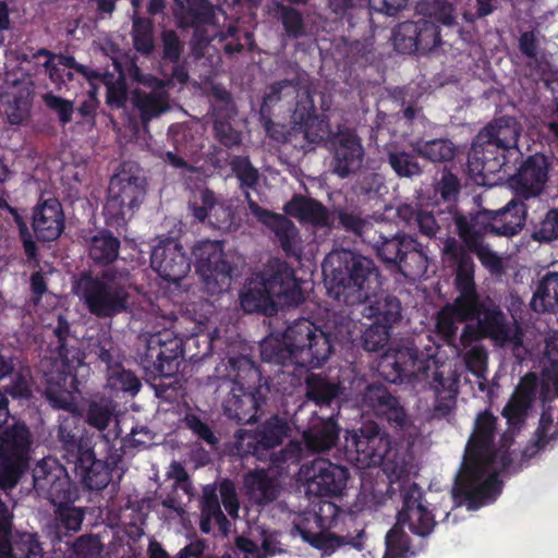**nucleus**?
I'll list each match as a JSON object with an SVG mask.
<instances>
[{"label":"nucleus","instance_id":"nucleus-1","mask_svg":"<svg viewBox=\"0 0 558 558\" xmlns=\"http://www.w3.org/2000/svg\"><path fill=\"white\" fill-rule=\"evenodd\" d=\"M496 432L497 416L488 409L480 412L451 490L458 506L464 504L469 510H477L495 501L501 494L504 483L499 472L507 470L512 463L509 452L512 440L504 434L502 444L497 449Z\"/></svg>","mask_w":558,"mask_h":558},{"label":"nucleus","instance_id":"nucleus-2","mask_svg":"<svg viewBox=\"0 0 558 558\" xmlns=\"http://www.w3.org/2000/svg\"><path fill=\"white\" fill-rule=\"evenodd\" d=\"M396 215L407 228L428 239H435L440 231L441 216L447 215L453 221L458 239L447 236L442 242L441 259L446 266L475 267L470 250L493 235L488 209L462 211L452 206L436 217L418 202H404L397 206Z\"/></svg>","mask_w":558,"mask_h":558},{"label":"nucleus","instance_id":"nucleus-3","mask_svg":"<svg viewBox=\"0 0 558 558\" xmlns=\"http://www.w3.org/2000/svg\"><path fill=\"white\" fill-rule=\"evenodd\" d=\"M332 351L330 336L307 318L294 320L282 337L269 336L260 343L264 362L306 369L322 367Z\"/></svg>","mask_w":558,"mask_h":558},{"label":"nucleus","instance_id":"nucleus-4","mask_svg":"<svg viewBox=\"0 0 558 558\" xmlns=\"http://www.w3.org/2000/svg\"><path fill=\"white\" fill-rule=\"evenodd\" d=\"M57 338L56 356L45 357L40 362L45 385L44 395L53 409L74 413L77 410L75 393L80 381L76 371L84 364L85 353L69 343L71 326L65 315L59 314L53 328Z\"/></svg>","mask_w":558,"mask_h":558},{"label":"nucleus","instance_id":"nucleus-5","mask_svg":"<svg viewBox=\"0 0 558 558\" xmlns=\"http://www.w3.org/2000/svg\"><path fill=\"white\" fill-rule=\"evenodd\" d=\"M521 134L522 125L514 117L502 116L489 121L472 142L468 154L470 171L484 178L506 173L522 157Z\"/></svg>","mask_w":558,"mask_h":558},{"label":"nucleus","instance_id":"nucleus-6","mask_svg":"<svg viewBox=\"0 0 558 558\" xmlns=\"http://www.w3.org/2000/svg\"><path fill=\"white\" fill-rule=\"evenodd\" d=\"M330 264L327 280L328 295L348 307L363 305L381 289V275L374 259L353 251L343 250L328 255L324 264Z\"/></svg>","mask_w":558,"mask_h":558},{"label":"nucleus","instance_id":"nucleus-7","mask_svg":"<svg viewBox=\"0 0 558 558\" xmlns=\"http://www.w3.org/2000/svg\"><path fill=\"white\" fill-rule=\"evenodd\" d=\"M257 278L259 280L251 282L241 294V305L245 312L274 315L279 305L296 306L303 303L301 281L286 260L270 258Z\"/></svg>","mask_w":558,"mask_h":558},{"label":"nucleus","instance_id":"nucleus-8","mask_svg":"<svg viewBox=\"0 0 558 558\" xmlns=\"http://www.w3.org/2000/svg\"><path fill=\"white\" fill-rule=\"evenodd\" d=\"M344 454L360 469L383 465L389 477L398 481L411 472L408 457L392 447L390 435L374 421L363 422L357 429L347 430Z\"/></svg>","mask_w":558,"mask_h":558},{"label":"nucleus","instance_id":"nucleus-9","mask_svg":"<svg viewBox=\"0 0 558 558\" xmlns=\"http://www.w3.org/2000/svg\"><path fill=\"white\" fill-rule=\"evenodd\" d=\"M228 376H232L228 397L222 402L223 414L238 424L255 423L269 393L267 379L258 365L245 355L229 357Z\"/></svg>","mask_w":558,"mask_h":558},{"label":"nucleus","instance_id":"nucleus-10","mask_svg":"<svg viewBox=\"0 0 558 558\" xmlns=\"http://www.w3.org/2000/svg\"><path fill=\"white\" fill-rule=\"evenodd\" d=\"M365 233V244L389 270L411 280L426 272L428 258L423 244L414 235L395 230L388 221H376L374 228Z\"/></svg>","mask_w":558,"mask_h":558},{"label":"nucleus","instance_id":"nucleus-11","mask_svg":"<svg viewBox=\"0 0 558 558\" xmlns=\"http://www.w3.org/2000/svg\"><path fill=\"white\" fill-rule=\"evenodd\" d=\"M34 487L48 495L53 506V529L57 537L61 539L81 530L85 518V509L74 506L78 499V489L65 474V469L43 460L33 470Z\"/></svg>","mask_w":558,"mask_h":558},{"label":"nucleus","instance_id":"nucleus-12","mask_svg":"<svg viewBox=\"0 0 558 558\" xmlns=\"http://www.w3.org/2000/svg\"><path fill=\"white\" fill-rule=\"evenodd\" d=\"M69 422L58 426L57 438L61 458L71 465L75 478L88 490H102L112 477L111 465L96 457L89 437L78 436Z\"/></svg>","mask_w":558,"mask_h":558},{"label":"nucleus","instance_id":"nucleus-13","mask_svg":"<svg viewBox=\"0 0 558 558\" xmlns=\"http://www.w3.org/2000/svg\"><path fill=\"white\" fill-rule=\"evenodd\" d=\"M74 291L97 318H112L129 308L130 292L111 269L98 275L82 272L74 283Z\"/></svg>","mask_w":558,"mask_h":558},{"label":"nucleus","instance_id":"nucleus-14","mask_svg":"<svg viewBox=\"0 0 558 558\" xmlns=\"http://www.w3.org/2000/svg\"><path fill=\"white\" fill-rule=\"evenodd\" d=\"M147 194L145 177L122 169L110 178L102 216L107 227L124 229Z\"/></svg>","mask_w":558,"mask_h":558},{"label":"nucleus","instance_id":"nucleus-15","mask_svg":"<svg viewBox=\"0 0 558 558\" xmlns=\"http://www.w3.org/2000/svg\"><path fill=\"white\" fill-rule=\"evenodd\" d=\"M337 513L338 509H319L318 512H305L294 522V529L304 542L319 549L324 555H331L345 545L362 550L364 548L363 530L354 536L350 534L340 536L326 530L332 525Z\"/></svg>","mask_w":558,"mask_h":558},{"label":"nucleus","instance_id":"nucleus-16","mask_svg":"<svg viewBox=\"0 0 558 558\" xmlns=\"http://www.w3.org/2000/svg\"><path fill=\"white\" fill-rule=\"evenodd\" d=\"M32 434L24 422L0 433V488H13L28 468Z\"/></svg>","mask_w":558,"mask_h":558},{"label":"nucleus","instance_id":"nucleus-17","mask_svg":"<svg viewBox=\"0 0 558 558\" xmlns=\"http://www.w3.org/2000/svg\"><path fill=\"white\" fill-rule=\"evenodd\" d=\"M183 353V340L172 330L163 329L146 338L141 365L153 379H170L178 373Z\"/></svg>","mask_w":558,"mask_h":558},{"label":"nucleus","instance_id":"nucleus-18","mask_svg":"<svg viewBox=\"0 0 558 558\" xmlns=\"http://www.w3.org/2000/svg\"><path fill=\"white\" fill-rule=\"evenodd\" d=\"M475 320L477 322L476 332H478L480 338H489L501 347L511 345L513 355L521 359V352L524 351L523 329L519 325H514L511 328L500 306L490 298L484 299ZM472 333H475V330L470 325H466L463 328L461 338L465 339Z\"/></svg>","mask_w":558,"mask_h":558},{"label":"nucleus","instance_id":"nucleus-19","mask_svg":"<svg viewBox=\"0 0 558 558\" xmlns=\"http://www.w3.org/2000/svg\"><path fill=\"white\" fill-rule=\"evenodd\" d=\"M196 271L211 293L226 291L232 280V266L218 241H201L193 246Z\"/></svg>","mask_w":558,"mask_h":558},{"label":"nucleus","instance_id":"nucleus-20","mask_svg":"<svg viewBox=\"0 0 558 558\" xmlns=\"http://www.w3.org/2000/svg\"><path fill=\"white\" fill-rule=\"evenodd\" d=\"M402 506L396 521L407 527L418 539L427 541L433 534L437 521L429 509L425 494L417 483L402 486L400 490Z\"/></svg>","mask_w":558,"mask_h":558},{"label":"nucleus","instance_id":"nucleus-21","mask_svg":"<svg viewBox=\"0 0 558 558\" xmlns=\"http://www.w3.org/2000/svg\"><path fill=\"white\" fill-rule=\"evenodd\" d=\"M519 159L521 162L508 179L509 186L517 197L527 201L539 197L545 192L549 180L551 157L535 153Z\"/></svg>","mask_w":558,"mask_h":558},{"label":"nucleus","instance_id":"nucleus-22","mask_svg":"<svg viewBox=\"0 0 558 558\" xmlns=\"http://www.w3.org/2000/svg\"><path fill=\"white\" fill-rule=\"evenodd\" d=\"M300 473L305 481L307 495L316 497L341 495L350 476L345 466L328 459H315L310 464L302 465Z\"/></svg>","mask_w":558,"mask_h":558},{"label":"nucleus","instance_id":"nucleus-23","mask_svg":"<svg viewBox=\"0 0 558 558\" xmlns=\"http://www.w3.org/2000/svg\"><path fill=\"white\" fill-rule=\"evenodd\" d=\"M428 364L416 348L402 347L381 355L377 372L386 381L399 384L427 376Z\"/></svg>","mask_w":558,"mask_h":558},{"label":"nucleus","instance_id":"nucleus-24","mask_svg":"<svg viewBox=\"0 0 558 558\" xmlns=\"http://www.w3.org/2000/svg\"><path fill=\"white\" fill-rule=\"evenodd\" d=\"M392 45L399 53L425 54L441 44L439 26L425 19L399 23L392 31Z\"/></svg>","mask_w":558,"mask_h":558},{"label":"nucleus","instance_id":"nucleus-25","mask_svg":"<svg viewBox=\"0 0 558 558\" xmlns=\"http://www.w3.org/2000/svg\"><path fill=\"white\" fill-rule=\"evenodd\" d=\"M199 203L190 204L193 217L199 222L209 218L210 225L222 232H231L239 228L238 207L232 199L217 201L214 191L205 187L198 192Z\"/></svg>","mask_w":558,"mask_h":558},{"label":"nucleus","instance_id":"nucleus-26","mask_svg":"<svg viewBox=\"0 0 558 558\" xmlns=\"http://www.w3.org/2000/svg\"><path fill=\"white\" fill-rule=\"evenodd\" d=\"M290 433L288 420L275 414L258 425L253 433L242 437L236 449L242 456L251 454L262 459L266 451L280 446Z\"/></svg>","mask_w":558,"mask_h":558},{"label":"nucleus","instance_id":"nucleus-27","mask_svg":"<svg viewBox=\"0 0 558 558\" xmlns=\"http://www.w3.org/2000/svg\"><path fill=\"white\" fill-rule=\"evenodd\" d=\"M246 202L251 214L272 230L286 256L300 260L303 250L296 226L286 216L275 214L259 206L247 192Z\"/></svg>","mask_w":558,"mask_h":558},{"label":"nucleus","instance_id":"nucleus-28","mask_svg":"<svg viewBox=\"0 0 558 558\" xmlns=\"http://www.w3.org/2000/svg\"><path fill=\"white\" fill-rule=\"evenodd\" d=\"M361 403L373 410L393 429L404 430L409 425L407 412L399 399L383 384H368L361 395Z\"/></svg>","mask_w":558,"mask_h":558},{"label":"nucleus","instance_id":"nucleus-29","mask_svg":"<svg viewBox=\"0 0 558 558\" xmlns=\"http://www.w3.org/2000/svg\"><path fill=\"white\" fill-rule=\"evenodd\" d=\"M454 275L453 284L458 291L457 298L448 303L458 314L460 322H473L478 316V311L484 299L477 292L475 283V267L446 266Z\"/></svg>","mask_w":558,"mask_h":558},{"label":"nucleus","instance_id":"nucleus-30","mask_svg":"<svg viewBox=\"0 0 558 558\" xmlns=\"http://www.w3.org/2000/svg\"><path fill=\"white\" fill-rule=\"evenodd\" d=\"M150 265L168 282L178 283L191 270V259L183 246L171 239L160 241L150 255Z\"/></svg>","mask_w":558,"mask_h":558},{"label":"nucleus","instance_id":"nucleus-31","mask_svg":"<svg viewBox=\"0 0 558 558\" xmlns=\"http://www.w3.org/2000/svg\"><path fill=\"white\" fill-rule=\"evenodd\" d=\"M330 143L333 147V173L345 179L360 170L364 158V148L355 130L339 129L331 137Z\"/></svg>","mask_w":558,"mask_h":558},{"label":"nucleus","instance_id":"nucleus-32","mask_svg":"<svg viewBox=\"0 0 558 558\" xmlns=\"http://www.w3.org/2000/svg\"><path fill=\"white\" fill-rule=\"evenodd\" d=\"M294 129L304 134L308 143L317 144L329 136V120L324 114H318L314 99L308 94H303L296 101L291 114Z\"/></svg>","mask_w":558,"mask_h":558},{"label":"nucleus","instance_id":"nucleus-33","mask_svg":"<svg viewBox=\"0 0 558 558\" xmlns=\"http://www.w3.org/2000/svg\"><path fill=\"white\" fill-rule=\"evenodd\" d=\"M149 86L151 87L149 92L135 88L131 97L133 108L136 110L143 128H147L153 119L160 117L170 109L167 83L153 76Z\"/></svg>","mask_w":558,"mask_h":558},{"label":"nucleus","instance_id":"nucleus-34","mask_svg":"<svg viewBox=\"0 0 558 558\" xmlns=\"http://www.w3.org/2000/svg\"><path fill=\"white\" fill-rule=\"evenodd\" d=\"M32 228L39 242H52L64 230V213L56 197L39 199L33 208Z\"/></svg>","mask_w":558,"mask_h":558},{"label":"nucleus","instance_id":"nucleus-35","mask_svg":"<svg viewBox=\"0 0 558 558\" xmlns=\"http://www.w3.org/2000/svg\"><path fill=\"white\" fill-rule=\"evenodd\" d=\"M337 415L327 417L313 413L306 428L302 433L305 448L313 453H322L331 450L338 442L341 427Z\"/></svg>","mask_w":558,"mask_h":558},{"label":"nucleus","instance_id":"nucleus-36","mask_svg":"<svg viewBox=\"0 0 558 558\" xmlns=\"http://www.w3.org/2000/svg\"><path fill=\"white\" fill-rule=\"evenodd\" d=\"M525 201L514 195L502 208L488 210L493 235L513 236L523 229L527 215Z\"/></svg>","mask_w":558,"mask_h":558},{"label":"nucleus","instance_id":"nucleus-37","mask_svg":"<svg viewBox=\"0 0 558 558\" xmlns=\"http://www.w3.org/2000/svg\"><path fill=\"white\" fill-rule=\"evenodd\" d=\"M284 213L302 223L316 228H330L332 213L322 202L313 197L294 195L283 207Z\"/></svg>","mask_w":558,"mask_h":558},{"label":"nucleus","instance_id":"nucleus-38","mask_svg":"<svg viewBox=\"0 0 558 558\" xmlns=\"http://www.w3.org/2000/svg\"><path fill=\"white\" fill-rule=\"evenodd\" d=\"M177 10L174 17L181 29H194L198 36L201 27L211 25L216 21V12L210 0H174Z\"/></svg>","mask_w":558,"mask_h":558},{"label":"nucleus","instance_id":"nucleus-39","mask_svg":"<svg viewBox=\"0 0 558 558\" xmlns=\"http://www.w3.org/2000/svg\"><path fill=\"white\" fill-rule=\"evenodd\" d=\"M427 548L428 541L417 539L416 543L412 542L405 532V527L396 521L386 534L383 558H413L425 553Z\"/></svg>","mask_w":558,"mask_h":558},{"label":"nucleus","instance_id":"nucleus-40","mask_svg":"<svg viewBox=\"0 0 558 558\" xmlns=\"http://www.w3.org/2000/svg\"><path fill=\"white\" fill-rule=\"evenodd\" d=\"M530 306L538 314L558 312V271H546L537 279Z\"/></svg>","mask_w":558,"mask_h":558},{"label":"nucleus","instance_id":"nucleus-41","mask_svg":"<svg viewBox=\"0 0 558 558\" xmlns=\"http://www.w3.org/2000/svg\"><path fill=\"white\" fill-rule=\"evenodd\" d=\"M243 484L247 495L258 505L265 506L278 498L279 486L277 480L269 474L268 470L255 469L250 471L244 475Z\"/></svg>","mask_w":558,"mask_h":558},{"label":"nucleus","instance_id":"nucleus-42","mask_svg":"<svg viewBox=\"0 0 558 558\" xmlns=\"http://www.w3.org/2000/svg\"><path fill=\"white\" fill-rule=\"evenodd\" d=\"M361 314L369 319H375L373 324H385L391 328L393 324L401 319V303L395 295H377L368 302L361 305Z\"/></svg>","mask_w":558,"mask_h":558},{"label":"nucleus","instance_id":"nucleus-43","mask_svg":"<svg viewBox=\"0 0 558 558\" xmlns=\"http://www.w3.org/2000/svg\"><path fill=\"white\" fill-rule=\"evenodd\" d=\"M430 385L435 392L434 412L437 416L445 417L456 408L459 393L458 379L444 377L441 373L435 371Z\"/></svg>","mask_w":558,"mask_h":558},{"label":"nucleus","instance_id":"nucleus-44","mask_svg":"<svg viewBox=\"0 0 558 558\" xmlns=\"http://www.w3.org/2000/svg\"><path fill=\"white\" fill-rule=\"evenodd\" d=\"M544 363L539 399L546 403L558 397V344L555 341L546 342Z\"/></svg>","mask_w":558,"mask_h":558},{"label":"nucleus","instance_id":"nucleus-45","mask_svg":"<svg viewBox=\"0 0 558 558\" xmlns=\"http://www.w3.org/2000/svg\"><path fill=\"white\" fill-rule=\"evenodd\" d=\"M306 397L316 405H331L339 397L342 387L340 383H333L319 374H310L305 379Z\"/></svg>","mask_w":558,"mask_h":558},{"label":"nucleus","instance_id":"nucleus-46","mask_svg":"<svg viewBox=\"0 0 558 558\" xmlns=\"http://www.w3.org/2000/svg\"><path fill=\"white\" fill-rule=\"evenodd\" d=\"M120 250V240L109 230H100L90 240L89 256L98 265L113 263Z\"/></svg>","mask_w":558,"mask_h":558},{"label":"nucleus","instance_id":"nucleus-47","mask_svg":"<svg viewBox=\"0 0 558 558\" xmlns=\"http://www.w3.org/2000/svg\"><path fill=\"white\" fill-rule=\"evenodd\" d=\"M131 38L137 53L150 57L156 50L153 20L135 14L132 17Z\"/></svg>","mask_w":558,"mask_h":558},{"label":"nucleus","instance_id":"nucleus-48","mask_svg":"<svg viewBox=\"0 0 558 558\" xmlns=\"http://www.w3.org/2000/svg\"><path fill=\"white\" fill-rule=\"evenodd\" d=\"M117 410V403L109 397L94 396L86 409V423L98 429L105 430L112 422Z\"/></svg>","mask_w":558,"mask_h":558},{"label":"nucleus","instance_id":"nucleus-49","mask_svg":"<svg viewBox=\"0 0 558 558\" xmlns=\"http://www.w3.org/2000/svg\"><path fill=\"white\" fill-rule=\"evenodd\" d=\"M418 155L395 147L387 151V163L399 179H413L423 173L417 160Z\"/></svg>","mask_w":558,"mask_h":558},{"label":"nucleus","instance_id":"nucleus-50","mask_svg":"<svg viewBox=\"0 0 558 558\" xmlns=\"http://www.w3.org/2000/svg\"><path fill=\"white\" fill-rule=\"evenodd\" d=\"M412 147L416 155L433 163L451 161L456 155V146L448 138L418 141Z\"/></svg>","mask_w":558,"mask_h":558},{"label":"nucleus","instance_id":"nucleus-51","mask_svg":"<svg viewBox=\"0 0 558 558\" xmlns=\"http://www.w3.org/2000/svg\"><path fill=\"white\" fill-rule=\"evenodd\" d=\"M332 226L329 229H341L345 232L353 233L362 239L365 243V232L369 228H374L375 222H368L362 218L360 213L349 210L345 207H333Z\"/></svg>","mask_w":558,"mask_h":558},{"label":"nucleus","instance_id":"nucleus-52","mask_svg":"<svg viewBox=\"0 0 558 558\" xmlns=\"http://www.w3.org/2000/svg\"><path fill=\"white\" fill-rule=\"evenodd\" d=\"M416 11L447 27L457 24L456 7L449 0H418Z\"/></svg>","mask_w":558,"mask_h":558},{"label":"nucleus","instance_id":"nucleus-53","mask_svg":"<svg viewBox=\"0 0 558 558\" xmlns=\"http://www.w3.org/2000/svg\"><path fill=\"white\" fill-rule=\"evenodd\" d=\"M229 166L239 181V187L244 192V196L246 197V192L250 194V190L255 189L258 184V170L253 166L250 157L244 155L231 156Z\"/></svg>","mask_w":558,"mask_h":558},{"label":"nucleus","instance_id":"nucleus-54","mask_svg":"<svg viewBox=\"0 0 558 558\" xmlns=\"http://www.w3.org/2000/svg\"><path fill=\"white\" fill-rule=\"evenodd\" d=\"M277 8L279 20L288 38L299 39L306 36L307 27L302 13L298 9L282 3H278Z\"/></svg>","mask_w":558,"mask_h":558},{"label":"nucleus","instance_id":"nucleus-55","mask_svg":"<svg viewBox=\"0 0 558 558\" xmlns=\"http://www.w3.org/2000/svg\"><path fill=\"white\" fill-rule=\"evenodd\" d=\"M531 238L539 243L558 240V206L549 208L538 222L533 223Z\"/></svg>","mask_w":558,"mask_h":558},{"label":"nucleus","instance_id":"nucleus-56","mask_svg":"<svg viewBox=\"0 0 558 558\" xmlns=\"http://www.w3.org/2000/svg\"><path fill=\"white\" fill-rule=\"evenodd\" d=\"M107 383L113 390L129 392L132 396L142 387L138 377L132 371L125 369L122 363L107 373Z\"/></svg>","mask_w":558,"mask_h":558},{"label":"nucleus","instance_id":"nucleus-57","mask_svg":"<svg viewBox=\"0 0 558 558\" xmlns=\"http://www.w3.org/2000/svg\"><path fill=\"white\" fill-rule=\"evenodd\" d=\"M531 401L513 395L502 409V416L507 418L510 432H519L525 423L527 412L532 407Z\"/></svg>","mask_w":558,"mask_h":558},{"label":"nucleus","instance_id":"nucleus-58","mask_svg":"<svg viewBox=\"0 0 558 558\" xmlns=\"http://www.w3.org/2000/svg\"><path fill=\"white\" fill-rule=\"evenodd\" d=\"M160 59L167 63H179L184 51V43L174 29L160 33Z\"/></svg>","mask_w":558,"mask_h":558},{"label":"nucleus","instance_id":"nucleus-59","mask_svg":"<svg viewBox=\"0 0 558 558\" xmlns=\"http://www.w3.org/2000/svg\"><path fill=\"white\" fill-rule=\"evenodd\" d=\"M104 549L100 537L85 534L77 537L69 548L72 558H98Z\"/></svg>","mask_w":558,"mask_h":558},{"label":"nucleus","instance_id":"nucleus-60","mask_svg":"<svg viewBox=\"0 0 558 558\" xmlns=\"http://www.w3.org/2000/svg\"><path fill=\"white\" fill-rule=\"evenodd\" d=\"M541 38L544 36L537 28L521 32L518 37V49L530 61V65L532 62L538 63V58L543 54Z\"/></svg>","mask_w":558,"mask_h":558},{"label":"nucleus","instance_id":"nucleus-61","mask_svg":"<svg viewBox=\"0 0 558 558\" xmlns=\"http://www.w3.org/2000/svg\"><path fill=\"white\" fill-rule=\"evenodd\" d=\"M390 329L385 324H372L362 335L363 349L368 352L383 350L390 339Z\"/></svg>","mask_w":558,"mask_h":558},{"label":"nucleus","instance_id":"nucleus-62","mask_svg":"<svg viewBox=\"0 0 558 558\" xmlns=\"http://www.w3.org/2000/svg\"><path fill=\"white\" fill-rule=\"evenodd\" d=\"M213 131L215 138L228 149L242 145V132L234 129L230 120L215 119Z\"/></svg>","mask_w":558,"mask_h":558},{"label":"nucleus","instance_id":"nucleus-63","mask_svg":"<svg viewBox=\"0 0 558 558\" xmlns=\"http://www.w3.org/2000/svg\"><path fill=\"white\" fill-rule=\"evenodd\" d=\"M41 98L45 106L57 114L62 125H66L72 121L74 113V104L72 100L57 96L51 92L45 93Z\"/></svg>","mask_w":558,"mask_h":558},{"label":"nucleus","instance_id":"nucleus-64","mask_svg":"<svg viewBox=\"0 0 558 558\" xmlns=\"http://www.w3.org/2000/svg\"><path fill=\"white\" fill-rule=\"evenodd\" d=\"M458 323H461L458 318V314L446 304L436 316V329L437 332L447 340L456 338L458 332Z\"/></svg>","mask_w":558,"mask_h":558}]
</instances>
